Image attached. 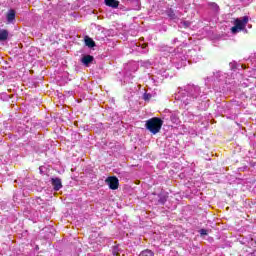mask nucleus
<instances>
[{
	"instance_id": "nucleus-1",
	"label": "nucleus",
	"mask_w": 256,
	"mask_h": 256,
	"mask_svg": "<svg viewBox=\"0 0 256 256\" xmlns=\"http://www.w3.org/2000/svg\"><path fill=\"white\" fill-rule=\"evenodd\" d=\"M163 127V120L158 117L150 118L146 121L145 128L152 133V135H157Z\"/></svg>"
},
{
	"instance_id": "nucleus-9",
	"label": "nucleus",
	"mask_w": 256,
	"mask_h": 256,
	"mask_svg": "<svg viewBox=\"0 0 256 256\" xmlns=\"http://www.w3.org/2000/svg\"><path fill=\"white\" fill-rule=\"evenodd\" d=\"M7 21L8 23H13V21H15V10L13 9L9 10L7 14Z\"/></svg>"
},
{
	"instance_id": "nucleus-8",
	"label": "nucleus",
	"mask_w": 256,
	"mask_h": 256,
	"mask_svg": "<svg viewBox=\"0 0 256 256\" xmlns=\"http://www.w3.org/2000/svg\"><path fill=\"white\" fill-rule=\"evenodd\" d=\"M93 59L94 57L92 55H85L83 58H82V63L84 65H89L90 63H93Z\"/></svg>"
},
{
	"instance_id": "nucleus-6",
	"label": "nucleus",
	"mask_w": 256,
	"mask_h": 256,
	"mask_svg": "<svg viewBox=\"0 0 256 256\" xmlns=\"http://www.w3.org/2000/svg\"><path fill=\"white\" fill-rule=\"evenodd\" d=\"M85 45H86V47L93 49V47H95V41L93 40V38L86 36L85 37Z\"/></svg>"
},
{
	"instance_id": "nucleus-7",
	"label": "nucleus",
	"mask_w": 256,
	"mask_h": 256,
	"mask_svg": "<svg viewBox=\"0 0 256 256\" xmlns=\"http://www.w3.org/2000/svg\"><path fill=\"white\" fill-rule=\"evenodd\" d=\"M9 38V31L6 29L0 30V41H7Z\"/></svg>"
},
{
	"instance_id": "nucleus-13",
	"label": "nucleus",
	"mask_w": 256,
	"mask_h": 256,
	"mask_svg": "<svg viewBox=\"0 0 256 256\" xmlns=\"http://www.w3.org/2000/svg\"><path fill=\"white\" fill-rule=\"evenodd\" d=\"M199 233H200V235H209V232L206 230V229H201L200 231H199Z\"/></svg>"
},
{
	"instance_id": "nucleus-2",
	"label": "nucleus",
	"mask_w": 256,
	"mask_h": 256,
	"mask_svg": "<svg viewBox=\"0 0 256 256\" xmlns=\"http://www.w3.org/2000/svg\"><path fill=\"white\" fill-rule=\"evenodd\" d=\"M247 23H249V17L244 16L242 19L237 18L234 21V26L231 28V32L235 34L239 33V31H243L247 26Z\"/></svg>"
},
{
	"instance_id": "nucleus-4",
	"label": "nucleus",
	"mask_w": 256,
	"mask_h": 256,
	"mask_svg": "<svg viewBox=\"0 0 256 256\" xmlns=\"http://www.w3.org/2000/svg\"><path fill=\"white\" fill-rule=\"evenodd\" d=\"M51 185L53 186L54 191H59L63 188L61 178H51Z\"/></svg>"
},
{
	"instance_id": "nucleus-14",
	"label": "nucleus",
	"mask_w": 256,
	"mask_h": 256,
	"mask_svg": "<svg viewBox=\"0 0 256 256\" xmlns=\"http://www.w3.org/2000/svg\"><path fill=\"white\" fill-rule=\"evenodd\" d=\"M182 25L187 28L189 27V25H191V23H189L188 21H184L182 22Z\"/></svg>"
},
{
	"instance_id": "nucleus-16",
	"label": "nucleus",
	"mask_w": 256,
	"mask_h": 256,
	"mask_svg": "<svg viewBox=\"0 0 256 256\" xmlns=\"http://www.w3.org/2000/svg\"><path fill=\"white\" fill-rule=\"evenodd\" d=\"M144 99H146V100L149 99V96L145 95V96H144Z\"/></svg>"
},
{
	"instance_id": "nucleus-12",
	"label": "nucleus",
	"mask_w": 256,
	"mask_h": 256,
	"mask_svg": "<svg viewBox=\"0 0 256 256\" xmlns=\"http://www.w3.org/2000/svg\"><path fill=\"white\" fill-rule=\"evenodd\" d=\"M139 256H155V253L151 250H144L140 253Z\"/></svg>"
},
{
	"instance_id": "nucleus-11",
	"label": "nucleus",
	"mask_w": 256,
	"mask_h": 256,
	"mask_svg": "<svg viewBox=\"0 0 256 256\" xmlns=\"http://www.w3.org/2000/svg\"><path fill=\"white\" fill-rule=\"evenodd\" d=\"M208 7L212 10L215 11L216 13L219 11V5L215 2H209Z\"/></svg>"
},
{
	"instance_id": "nucleus-15",
	"label": "nucleus",
	"mask_w": 256,
	"mask_h": 256,
	"mask_svg": "<svg viewBox=\"0 0 256 256\" xmlns=\"http://www.w3.org/2000/svg\"><path fill=\"white\" fill-rule=\"evenodd\" d=\"M112 254H113L114 256H119V252H117V248H114V249H113Z\"/></svg>"
},
{
	"instance_id": "nucleus-5",
	"label": "nucleus",
	"mask_w": 256,
	"mask_h": 256,
	"mask_svg": "<svg viewBox=\"0 0 256 256\" xmlns=\"http://www.w3.org/2000/svg\"><path fill=\"white\" fill-rule=\"evenodd\" d=\"M104 3L107 7H111L112 9L119 7V1L117 0H104Z\"/></svg>"
},
{
	"instance_id": "nucleus-10",
	"label": "nucleus",
	"mask_w": 256,
	"mask_h": 256,
	"mask_svg": "<svg viewBox=\"0 0 256 256\" xmlns=\"http://www.w3.org/2000/svg\"><path fill=\"white\" fill-rule=\"evenodd\" d=\"M166 15L169 17V19L175 20L177 19V15L175 14V11L172 8H169L166 10Z\"/></svg>"
},
{
	"instance_id": "nucleus-3",
	"label": "nucleus",
	"mask_w": 256,
	"mask_h": 256,
	"mask_svg": "<svg viewBox=\"0 0 256 256\" xmlns=\"http://www.w3.org/2000/svg\"><path fill=\"white\" fill-rule=\"evenodd\" d=\"M105 181L109 189H112V191L119 189V178L116 176H109Z\"/></svg>"
}]
</instances>
